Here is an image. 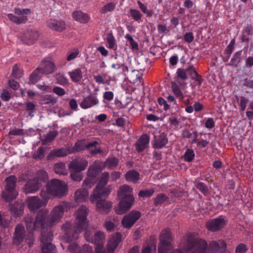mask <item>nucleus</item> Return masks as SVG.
<instances>
[{
  "mask_svg": "<svg viewBox=\"0 0 253 253\" xmlns=\"http://www.w3.org/2000/svg\"><path fill=\"white\" fill-rule=\"evenodd\" d=\"M248 251V248L244 244L238 245L235 249V253H246Z\"/></svg>",
  "mask_w": 253,
  "mask_h": 253,
  "instance_id": "57",
  "label": "nucleus"
},
{
  "mask_svg": "<svg viewBox=\"0 0 253 253\" xmlns=\"http://www.w3.org/2000/svg\"><path fill=\"white\" fill-rule=\"evenodd\" d=\"M102 170L99 162H95L93 166L90 167L88 170L87 175L88 176L94 178L97 174Z\"/></svg>",
  "mask_w": 253,
  "mask_h": 253,
  "instance_id": "28",
  "label": "nucleus"
},
{
  "mask_svg": "<svg viewBox=\"0 0 253 253\" xmlns=\"http://www.w3.org/2000/svg\"><path fill=\"white\" fill-rule=\"evenodd\" d=\"M56 80L57 83L61 85H66L69 84V80L63 75H57Z\"/></svg>",
  "mask_w": 253,
  "mask_h": 253,
  "instance_id": "54",
  "label": "nucleus"
},
{
  "mask_svg": "<svg viewBox=\"0 0 253 253\" xmlns=\"http://www.w3.org/2000/svg\"><path fill=\"white\" fill-rule=\"evenodd\" d=\"M119 163L118 158L114 157H109L104 163L103 167L108 169H113L116 168Z\"/></svg>",
  "mask_w": 253,
  "mask_h": 253,
  "instance_id": "31",
  "label": "nucleus"
},
{
  "mask_svg": "<svg viewBox=\"0 0 253 253\" xmlns=\"http://www.w3.org/2000/svg\"><path fill=\"white\" fill-rule=\"evenodd\" d=\"M195 157V153L193 150L188 149L184 153V159L187 162H191Z\"/></svg>",
  "mask_w": 253,
  "mask_h": 253,
  "instance_id": "50",
  "label": "nucleus"
},
{
  "mask_svg": "<svg viewBox=\"0 0 253 253\" xmlns=\"http://www.w3.org/2000/svg\"><path fill=\"white\" fill-rule=\"evenodd\" d=\"M79 51L78 49L75 50L74 51L71 52L69 54L67 57V60L70 61L75 59L79 55Z\"/></svg>",
  "mask_w": 253,
  "mask_h": 253,
  "instance_id": "62",
  "label": "nucleus"
},
{
  "mask_svg": "<svg viewBox=\"0 0 253 253\" xmlns=\"http://www.w3.org/2000/svg\"><path fill=\"white\" fill-rule=\"evenodd\" d=\"M25 38V42L28 44H32L38 39L39 34L37 31H31L26 34Z\"/></svg>",
  "mask_w": 253,
  "mask_h": 253,
  "instance_id": "33",
  "label": "nucleus"
},
{
  "mask_svg": "<svg viewBox=\"0 0 253 253\" xmlns=\"http://www.w3.org/2000/svg\"><path fill=\"white\" fill-rule=\"evenodd\" d=\"M35 159H41L44 157V150L42 148L40 147L38 148L37 152L34 154L33 156Z\"/></svg>",
  "mask_w": 253,
  "mask_h": 253,
  "instance_id": "60",
  "label": "nucleus"
},
{
  "mask_svg": "<svg viewBox=\"0 0 253 253\" xmlns=\"http://www.w3.org/2000/svg\"><path fill=\"white\" fill-rule=\"evenodd\" d=\"M10 223V219L6 217L4 214L1 215L0 213V227L5 228L8 226Z\"/></svg>",
  "mask_w": 253,
  "mask_h": 253,
  "instance_id": "51",
  "label": "nucleus"
},
{
  "mask_svg": "<svg viewBox=\"0 0 253 253\" xmlns=\"http://www.w3.org/2000/svg\"><path fill=\"white\" fill-rule=\"evenodd\" d=\"M38 68L40 69L42 74H49L54 71L56 66L52 59L47 57L42 61L41 67Z\"/></svg>",
  "mask_w": 253,
  "mask_h": 253,
  "instance_id": "13",
  "label": "nucleus"
},
{
  "mask_svg": "<svg viewBox=\"0 0 253 253\" xmlns=\"http://www.w3.org/2000/svg\"><path fill=\"white\" fill-rule=\"evenodd\" d=\"M41 186V182L37 181V180L34 178L29 180L25 184L24 191L26 193H34L38 191Z\"/></svg>",
  "mask_w": 253,
  "mask_h": 253,
  "instance_id": "14",
  "label": "nucleus"
},
{
  "mask_svg": "<svg viewBox=\"0 0 253 253\" xmlns=\"http://www.w3.org/2000/svg\"><path fill=\"white\" fill-rule=\"evenodd\" d=\"M34 178L37 180V181H40L41 185H42V182L48 178L47 173L45 171L41 170L37 173Z\"/></svg>",
  "mask_w": 253,
  "mask_h": 253,
  "instance_id": "39",
  "label": "nucleus"
},
{
  "mask_svg": "<svg viewBox=\"0 0 253 253\" xmlns=\"http://www.w3.org/2000/svg\"><path fill=\"white\" fill-rule=\"evenodd\" d=\"M97 143V141H94L86 144H85V148L88 149L92 154L101 153L102 151L100 149L96 148V145Z\"/></svg>",
  "mask_w": 253,
  "mask_h": 253,
  "instance_id": "37",
  "label": "nucleus"
},
{
  "mask_svg": "<svg viewBox=\"0 0 253 253\" xmlns=\"http://www.w3.org/2000/svg\"><path fill=\"white\" fill-rule=\"evenodd\" d=\"M115 8V4L111 2L104 5L100 10L101 14H105L109 12L113 11Z\"/></svg>",
  "mask_w": 253,
  "mask_h": 253,
  "instance_id": "46",
  "label": "nucleus"
},
{
  "mask_svg": "<svg viewBox=\"0 0 253 253\" xmlns=\"http://www.w3.org/2000/svg\"><path fill=\"white\" fill-rule=\"evenodd\" d=\"M43 74L41 73L40 69L38 68L31 75L30 82L32 84H35L41 79L42 75Z\"/></svg>",
  "mask_w": 253,
  "mask_h": 253,
  "instance_id": "38",
  "label": "nucleus"
},
{
  "mask_svg": "<svg viewBox=\"0 0 253 253\" xmlns=\"http://www.w3.org/2000/svg\"><path fill=\"white\" fill-rule=\"evenodd\" d=\"M154 192L155 190L153 189L141 190L138 193V196L143 198L149 197L151 196Z\"/></svg>",
  "mask_w": 253,
  "mask_h": 253,
  "instance_id": "53",
  "label": "nucleus"
},
{
  "mask_svg": "<svg viewBox=\"0 0 253 253\" xmlns=\"http://www.w3.org/2000/svg\"><path fill=\"white\" fill-rule=\"evenodd\" d=\"M68 250L71 253H92V248L88 245H84L82 250H79L77 245L73 243L69 246Z\"/></svg>",
  "mask_w": 253,
  "mask_h": 253,
  "instance_id": "22",
  "label": "nucleus"
},
{
  "mask_svg": "<svg viewBox=\"0 0 253 253\" xmlns=\"http://www.w3.org/2000/svg\"><path fill=\"white\" fill-rule=\"evenodd\" d=\"M177 74L178 77L183 80H186L187 78V74L186 70L178 69Z\"/></svg>",
  "mask_w": 253,
  "mask_h": 253,
  "instance_id": "61",
  "label": "nucleus"
},
{
  "mask_svg": "<svg viewBox=\"0 0 253 253\" xmlns=\"http://www.w3.org/2000/svg\"><path fill=\"white\" fill-rule=\"evenodd\" d=\"M168 142V139L164 133L160 134L158 135H155V139L153 145L155 148H162Z\"/></svg>",
  "mask_w": 253,
  "mask_h": 253,
  "instance_id": "26",
  "label": "nucleus"
},
{
  "mask_svg": "<svg viewBox=\"0 0 253 253\" xmlns=\"http://www.w3.org/2000/svg\"><path fill=\"white\" fill-rule=\"evenodd\" d=\"M172 240V235L169 229L163 230L161 234L160 243L158 247V253H168V252L173 248L170 243Z\"/></svg>",
  "mask_w": 253,
  "mask_h": 253,
  "instance_id": "7",
  "label": "nucleus"
},
{
  "mask_svg": "<svg viewBox=\"0 0 253 253\" xmlns=\"http://www.w3.org/2000/svg\"><path fill=\"white\" fill-rule=\"evenodd\" d=\"M57 102L56 99L51 94L43 95L40 101L41 105H53Z\"/></svg>",
  "mask_w": 253,
  "mask_h": 253,
  "instance_id": "34",
  "label": "nucleus"
},
{
  "mask_svg": "<svg viewBox=\"0 0 253 253\" xmlns=\"http://www.w3.org/2000/svg\"><path fill=\"white\" fill-rule=\"evenodd\" d=\"M89 193L87 190L81 188L76 190L74 194L75 201L80 203L85 201L88 197Z\"/></svg>",
  "mask_w": 253,
  "mask_h": 253,
  "instance_id": "23",
  "label": "nucleus"
},
{
  "mask_svg": "<svg viewBox=\"0 0 253 253\" xmlns=\"http://www.w3.org/2000/svg\"><path fill=\"white\" fill-rule=\"evenodd\" d=\"M132 189L127 185L121 186L118 191L120 202L115 208L116 212L123 214L128 211L134 203V198L132 194Z\"/></svg>",
  "mask_w": 253,
  "mask_h": 253,
  "instance_id": "5",
  "label": "nucleus"
},
{
  "mask_svg": "<svg viewBox=\"0 0 253 253\" xmlns=\"http://www.w3.org/2000/svg\"><path fill=\"white\" fill-rule=\"evenodd\" d=\"M53 92L58 96H62L66 94L65 90L59 86H55L53 88Z\"/></svg>",
  "mask_w": 253,
  "mask_h": 253,
  "instance_id": "58",
  "label": "nucleus"
},
{
  "mask_svg": "<svg viewBox=\"0 0 253 253\" xmlns=\"http://www.w3.org/2000/svg\"><path fill=\"white\" fill-rule=\"evenodd\" d=\"M68 153V150L65 149H60L52 151L50 154L54 156L63 157L67 155Z\"/></svg>",
  "mask_w": 253,
  "mask_h": 253,
  "instance_id": "52",
  "label": "nucleus"
},
{
  "mask_svg": "<svg viewBox=\"0 0 253 253\" xmlns=\"http://www.w3.org/2000/svg\"><path fill=\"white\" fill-rule=\"evenodd\" d=\"M225 224V221L223 218H218L207 222L206 227L209 230L214 232L223 227Z\"/></svg>",
  "mask_w": 253,
  "mask_h": 253,
  "instance_id": "15",
  "label": "nucleus"
},
{
  "mask_svg": "<svg viewBox=\"0 0 253 253\" xmlns=\"http://www.w3.org/2000/svg\"><path fill=\"white\" fill-rule=\"evenodd\" d=\"M96 180L93 178H87L84 180L82 187L83 189L87 190V189L91 188L95 183Z\"/></svg>",
  "mask_w": 253,
  "mask_h": 253,
  "instance_id": "40",
  "label": "nucleus"
},
{
  "mask_svg": "<svg viewBox=\"0 0 253 253\" xmlns=\"http://www.w3.org/2000/svg\"><path fill=\"white\" fill-rule=\"evenodd\" d=\"M109 178V173L107 172H103L99 179V182L97 184V188H99L101 186H105L107 183Z\"/></svg>",
  "mask_w": 253,
  "mask_h": 253,
  "instance_id": "42",
  "label": "nucleus"
},
{
  "mask_svg": "<svg viewBox=\"0 0 253 253\" xmlns=\"http://www.w3.org/2000/svg\"><path fill=\"white\" fill-rule=\"evenodd\" d=\"M11 212L15 216H19L23 214L24 211V205L22 204H17L11 207Z\"/></svg>",
  "mask_w": 253,
  "mask_h": 253,
  "instance_id": "35",
  "label": "nucleus"
},
{
  "mask_svg": "<svg viewBox=\"0 0 253 253\" xmlns=\"http://www.w3.org/2000/svg\"><path fill=\"white\" fill-rule=\"evenodd\" d=\"M114 60V62L111 65L113 69L119 71L120 73H123L128 70V68L125 65L123 57L116 56Z\"/></svg>",
  "mask_w": 253,
  "mask_h": 253,
  "instance_id": "21",
  "label": "nucleus"
},
{
  "mask_svg": "<svg viewBox=\"0 0 253 253\" xmlns=\"http://www.w3.org/2000/svg\"><path fill=\"white\" fill-rule=\"evenodd\" d=\"M0 98L2 100L4 101H7L10 99L11 95L8 91L3 90V91L1 93Z\"/></svg>",
  "mask_w": 253,
  "mask_h": 253,
  "instance_id": "63",
  "label": "nucleus"
},
{
  "mask_svg": "<svg viewBox=\"0 0 253 253\" xmlns=\"http://www.w3.org/2000/svg\"><path fill=\"white\" fill-rule=\"evenodd\" d=\"M70 177L75 181H80L83 179V175L80 172L75 170H70Z\"/></svg>",
  "mask_w": 253,
  "mask_h": 253,
  "instance_id": "45",
  "label": "nucleus"
},
{
  "mask_svg": "<svg viewBox=\"0 0 253 253\" xmlns=\"http://www.w3.org/2000/svg\"><path fill=\"white\" fill-rule=\"evenodd\" d=\"M68 74L73 82H78L83 78V72L80 68H75L68 72Z\"/></svg>",
  "mask_w": 253,
  "mask_h": 253,
  "instance_id": "27",
  "label": "nucleus"
},
{
  "mask_svg": "<svg viewBox=\"0 0 253 253\" xmlns=\"http://www.w3.org/2000/svg\"><path fill=\"white\" fill-rule=\"evenodd\" d=\"M107 41L108 43V47L113 48L115 45V40L112 35H109L107 38Z\"/></svg>",
  "mask_w": 253,
  "mask_h": 253,
  "instance_id": "64",
  "label": "nucleus"
},
{
  "mask_svg": "<svg viewBox=\"0 0 253 253\" xmlns=\"http://www.w3.org/2000/svg\"><path fill=\"white\" fill-rule=\"evenodd\" d=\"M22 75V71L18 69L16 65H15L13 67L12 76L15 78L18 79L21 78Z\"/></svg>",
  "mask_w": 253,
  "mask_h": 253,
  "instance_id": "55",
  "label": "nucleus"
},
{
  "mask_svg": "<svg viewBox=\"0 0 253 253\" xmlns=\"http://www.w3.org/2000/svg\"><path fill=\"white\" fill-rule=\"evenodd\" d=\"M54 170L55 172L58 174H67L65 164L62 162L55 164L54 166Z\"/></svg>",
  "mask_w": 253,
  "mask_h": 253,
  "instance_id": "36",
  "label": "nucleus"
},
{
  "mask_svg": "<svg viewBox=\"0 0 253 253\" xmlns=\"http://www.w3.org/2000/svg\"><path fill=\"white\" fill-rule=\"evenodd\" d=\"M104 186H101L99 188H97V186L96 187L90 196V201L92 202H94L98 199L108 196L112 188L111 186H109L107 187H104Z\"/></svg>",
  "mask_w": 253,
  "mask_h": 253,
  "instance_id": "10",
  "label": "nucleus"
},
{
  "mask_svg": "<svg viewBox=\"0 0 253 253\" xmlns=\"http://www.w3.org/2000/svg\"><path fill=\"white\" fill-rule=\"evenodd\" d=\"M156 244L153 243L144 247L141 253H156Z\"/></svg>",
  "mask_w": 253,
  "mask_h": 253,
  "instance_id": "41",
  "label": "nucleus"
},
{
  "mask_svg": "<svg viewBox=\"0 0 253 253\" xmlns=\"http://www.w3.org/2000/svg\"><path fill=\"white\" fill-rule=\"evenodd\" d=\"M67 207V204L65 202L54 206L47 218L48 210H42L38 213L34 223L30 216L26 218L25 223L29 232H31L36 229L41 230L40 240L42 253H57L55 247L51 243L52 234L48 231V229L61 221Z\"/></svg>",
  "mask_w": 253,
  "mask_h": 253,
  "instance_id": "1",
  "label": "nucleus"
},
{
  "mask_svg": "<svg viewBox=\"0 0 253 253\" xmlns=\"http://www.w3.org/2000/svg\"><path fill=\"white\" fill-rule=\"evenodd\" d=\"M172 89L174 94L179 100H183V93L179 87L176 84L172 85Z\"/></svg>",
  "mask_w": 253,
  "mask_h": 253,
  "instance_id": "47",
  "label": "nucleus"
},
{
  "mask_svg": "<svg viewBox=\"0 0 253 253\" xmlns=\"http://www.w3.org/2000/svg\"><path fill=\"white\" fill-rule=\"evenodd\" d=\"M68 191V185L65 182L57 179H52L49 181L42 189L41 196L45 200L54 198H61L66 196Z\"/></svg>",
  "mask_w": 253,
  "mask_h": 253,
  "instance_id": "4",
  "label": "nucleus"
},
{
  "mask_svg": "<svg viewBox=\"0 0 253 253\" xmlns=\"http://www.w3.org/2000/svg\"><path fill=\"white\" fill-rule=\"evenodd\" d=\"M103 226L107 231L111 232L114 229L115 225L114 222H111L110 220H106L104 222Z\"/></svg>",
  "mask_w": 253,
  "mask_h": 253,
  "instance_id": "56",
  "label": "nucleus"
},
{
  "mask_svg": "<svg viewBox=\"0 0 253 253\" xmlns=\"http://www.w3.org/2000/svg\"><path fill=\"white\" fill-rule=\"evenodd\" d=\"M168 200V197L162 193H160L155 198L154 202L156 205L162 204Z\"/></svg>",
  "mask_w": 253,
  "mask_h": 253,
  "instance_id": "44",
  "label": "nucleus"
},
{
  "mask_svg": "<svg viewBox=\"0 0 253 253\" xmlns=\"http://www.w3.org/2000/svg\"><path fill=\"white\" fill-rule=\"evenodd\" d=\"M130 82L137 85H142L143 81L141 77L139 76V72L137 70H133L129 76Z\"/></svg>",
  "mask_w": 253,
  "mask_h": 253,
  "instance_id": "29",
  "label": "nucleus"
},
{
  "mask_svg": "<svg viewBox=\"0 0 253 253\" xmlns=\"http://www.w3.org/2000/svg\"><path fill=\"white\" fill-rule=\"evenodd\" d=\"M25 232L24 227L21 224L17 225L15 229L13 238V244L17 246L20 245L23 241Z\"/></svg>",
  "mask_w": 253,
  "mask_h": 253,
  "instance_id": "16",
  "label": "nucleus"
},
{
  "mask_svg": "<svg viewBox=\"0 0 253 253\" xmlns=\"http://www.w3.org/2000/svg\"><path fill=\"white\" fill-rule=\"evenodd\" d=\"M87 213L88 209L84 206H81L78 209L76 214L74 234L71 237L70 236L71 232L70 222H66L63 224L61 229L65 232L68 241L77 239L78 234L85 230V238L86 241L94 243L95 246V253H102V251L104 250L105 235L103 232L99 231L94 234L93 238L91 236V229L88 227V222L87 220Z\"/></svg>",
  "mask_w": 253,
  "mask_h": 253,
  "instance_id": "2",
  "label": "nucleus"
},
{
  "mask_svg": "<svg viewBox=\"0 0 253 253\" xmlns=\"http://www.w3.org/2000/svg\"><path fill=\"white\" fill-rule=\"evenodd\" d=\"M187 75L190 76L193 79H196V81L200 85L202 83L201 78L197 73L195 68L193 66H189L186 68Z\"/></svg>",
  "mask_w": 253,
  "mask_h": 253,
  "instance_id": "32",
  "label": "nucleus"
},
{
  "mask_svg": "<svg viewBox=\"0 0 253 253\" xmlns=\"http://www.w3.org/2000/svg\"><path fill=\"white\" fill-rule=\"evenodd\" d=\"M27 204L31 211H35L42 206H45L46 202H43L38 197H30L27 199Z\"/></svg>",
  "mask_w": 253,
  "mask_h": 253,
  "instance_id": "18",
  "label": "nucleus"
},
{
  "mask_svg": "<svg viewBox=\"0 0 253 253\" xmlns=\"http://www.w3.org/2000/svg\"><path fill=\"white\" fill-rule=\"evenodd\" d=\"M14 11L17 15L9 13L7 14V17L11 21L17 24L26 23L28 19V17L27 15H29L31 13V10L28 8L20 9L15 8Z\"/></svg>",
  "mask_w": 253,
  "mask_h": 253,
  "instance_id": "8",
  "label": "nucleus"
},
{
  "mask_svg": "<svg viewBox=\"0 0 253 253\" xmlns=\"http://www.w3.org/2000/svg\"><path fill=\"white\" fill-rule=\"evenodd\" d=\"M88 163L86 160L77 159L70 163L69 169L81 172L85 169Z\"/></svg>",
  "mask_w": 253,
  "mask_h": 253,
  "instance_id": "17",
  "label": "nucleus"
},
{
  "mask_svg": "<svg viewBox=\"0 0 253 253\" xmlns=\"http://www.w3.org/2000/svg\"><path fill=\"white\" fill-rule=\"evenodd\" d=\"M112 203L105 200L99 199L96 203L97 211L101 214H107L111 211Z\"/></svg>",
  "mask_w": 253,
  "mask_h": 253,
  "instance_id": "19",
  "label": "nucleus"
},
{
  "mask_svg": "<svg viewBox=\"0 0 253 253\" xmlns=\"http://www.w3.org/2000/svg\"><path fill=\"white\" fill-rule=\"evenodd\" d=\"M150 141V137L147 134H143L135 143V148L139 152H142L148 147Z\"/></svg>",
  "mask_w": 253,
  "mask_h": 253,
  "instance_id": "20",
  "label": "nucleus"
},
{
  "mask_svg": "<svg viewBox=\"0 0 253 253\" xmlns=\"http://www.w3.org/2000/svg\"><path fill=\"white\" fill-rule=\"evenodd\" d=\"M140 217L141 213L139 211L133 210L123 217L122 224L124 228L129 229Z\"/></svg>",
  "mask_w": 253,
  "mask_h": 253,
  "instance_id": "9",
  "label": "nucleus"
},
{
  "mask_svg": "<svg viewBox=\"0 0 253 253\" xmlns=\"http://www.w3.org/2000/svg\"><path fill=\"white\" fill-rule=\"evenodd\" d=\"M99 101L97 97V93L90 94L88 96L85 97L80 102V105L82 108L86 109L94 106L97 105Z\"/></svg>",
  "mask_w": 253,
  "mask_h": 253,
  "instance_id": "11",
  "label": "nucleus"
},
{
  "mask_svg": "<svg viewBox=\"0 0 253 253\" xmlns=\"http://www.w3.org/2000/svg\"><path fill=\"white\" fill-rule=\"evenodd\" d=\"M137 3L139 6L140 10L146 15L147 16L150 17L152 15L151 11L147 9V6L143 3H142L140 0H138Z\"/></svg>",
  "mask_w": 253,
  "mask_h": 253,
  "instance_id": "48",
  "label": "nucleus"
},
{
  "mask_svg": "<svg viewBox=\"0 0 253 253\" xmlns=\"http://www.w3.org/2000/svg\"><path fill=\"white\" fill-rule=\"evenodd\" d=\"M47 26L51 29L61 32L65 29L66 25L63 21L50 20L47 22Z\"/></svg>",
  "mask_w": 253,
  "mask_h": 253,
  "instance_id": "24",
  "label": "nucleus"
},
{
  "mask_svg": "<svg viewBox=\"0 0 253 253\" xmlns=\"http://www.w3.org/2000/svg\"><path fill=\"white\" fill-rule=\"evenodd\" d=\"M207 242L202 239L195 240L193 235L185 236L180 243L177 250L190 253H220L226 248V244L223 240L212 241L210 243L208 249Z\"/></svg>",
  "mask_w": 253,
  "mask_h": 253,
  "instance_id": "3",
  "label": "nucleus"
},
{
  "mask_svg": "<svg viewBox=\"0 0 253 253\" xmlns=\"http://www.w3.org/2000/svg\"><path fill=\"white\" fill-rule=\"evenodd\" d=\"M57 132L55 131H51L49 132V133L46 136L45 139L42 140V144L45 145L53 140L57 136Z\"/></svg>",
  "mask_w": 253,
  "mask_h": 253,
  "instance_id": "43",
  "label": "nucleus"
},
{
  "mask_svg": "<svg viewBox=\"0 0 253 253\" xmlns=\"http://www.w3.org/2000/svg\"><path fill=\"white\" fill-rule=\"evenodd\" d=\"M125 178L128 182L135 183L139 179V174L136 171L131 170L126 173Z\"/></svg>",
  "mask_w": 253,
  "mask_h": 253,
  "instance_id": "30",
  "label": "nucleus"
},
{
  "mask_svg": "<svg viewBox=\"0 0 253 253\" xmlns=\"http://www.w3.org/2000/svg\"><path fill=\"white\" fill-rule=\"evenodd\" d=\"M73 18L75 20L81 23L85 24L90 20L89 16L81 11H76L72 14Z\"/></svg>",
  "mask_w": 253,
  "mask_h": 253,
  "instance_id": "25",
  "label": "nucleus"
},
{
  "mask_svg": "<svg viewBox=\"0 0 253 253\" xmlns=\"http://www.w3.org/2000/svg\"><path fill=\"white\" fill-rule=\"evenodd\" d=\"M5 187L2 193L3 198L9 202L16 198L18 195L15 190L17 179L14 175H11L5 178Z\"/></svg>",
  "mask_w": 253,
  "mask_h": 253,
  "instance_id": "6",
  "label": "nucleus"
},
{
  "mask_svg": "<svg viewBox=\"0 0 253 253\" xmlns=\"http://www.w3.org/2000/svg\"><path fill=\"white\" fill-rule=\"evenodd\" d=\"M122 235L120 233H117L115 235L112 236L107 245V252H106L104 250L102 251V253H113L122 241Z\"/></svg>",
  "mask_w": 253,
  "mask_h": 253,
  "instance_id": "12",
  "label": "nucleus"
},
{
  "mask_svg": "<svg viewBox=\"0 0 253 253\" xmlns=\"http://www.w3.org/2000/svg\"><path fill=\"white\" fill-rule=\"evenodd\" d=\"M85 148V143L83 141H80L77 142L73 149L74 151H79Z\"/></svg>",
  "mask_w": 253,
  "mask_h": 253,
  "instance_id": "59",
  "label": "nucleus"
},
{
  "mask_svg": "<svg viewBox=\"0 0 253 253\" xmlns=\"http://www.w3.org/2000/svg\"><path fill=\"white\" fill-rule=\"evenodd\" d=\"M129 13H130V16L132 17V18L135 21H136L140 20L142 16V15L140 13V12L139 11H138V10H136L135 9L131 8L129 10Z\"/></svg>",
  "mask_w": 253,
  "mask_h": 253,
  "instance_id": "49",
  "label": "nucleus"
}]
</instances>
